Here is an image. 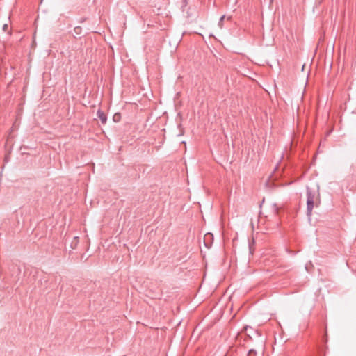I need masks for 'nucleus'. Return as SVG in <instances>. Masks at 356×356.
<instances>
[{
  "instance_id": "obj_1",
  "label": "nucleus",
  "mask_w": 356,
  "mask_h": 356,
  "mask_svg": "<svg viewBox=\"0 0 356 356\" xmlns=\"http://www.w3.org/2000/svg\"><path fill=\"white\" fill-rule=\"evenodd\" d=\"M315 194L309 188L307 189V213L311 216L314 207Z\"/></svg>"
},
{
  "instance_id": "obj_2",
  "label": "nucleus",
  "mask_w": 356,
  "mask_h": 356,
  "mask_svg": "<svg viewBox=\"0 0 356 356\" xmlns=\"http://www.w3.org/2000/svg\"><path fill=\"white\" fill-rule=\"evenodd\" d=\"M97 117L99 118L101 122L103 124H105L107 121V116L100 109H99L97 112Z\"/></svg>"
},
{
  "instance_id": "obj_3",
  "label": "nucleus",
  "mask_w": 356,
  "mask_h": 356,
  "mask_svg": "<svg viewBox=\"0 0 356 356\" xmlns=\"http://www.w3.org/2000/svg\"><path fill=\"white\" fill-rule=\"evenodd\" d=\"M74 31L75 33V34L76 35H80L81 33V31H82V29L81 26H76L74 29Z\"/></svg>"
},
{
  "instance_id": "obj_4",
  "label": "nucleus",
  "mask_w": 356,
  "mask_h": 356,
  "mask_svg": "<svg viewBox=\"0 0 356 356\" xmlns=\"http://www.w3.org/2000/svg\"><path fill=\"white\" fill-rule=\"evenodd\" d=\"M120 120V114L119 113H115L114 115H113V121L117 122H119Z\"/></svg>"
},
{
  "instance_id": "obj_5",
  "label": "nucleus",
  "mask_w": 356,
  "mask_h": 356,
  "mask_svg": "<svg viewBox=\"0 0 356 356\" xmlns=\"http://www.w3.org/2000/svg\"><path fill=\"white\" fill-rule=\"evenodd\" d=\"M225 19V15H222L220 20H219V22H218V26L220 27V28H222L223 26V21L224 19Z\"/></svg>"
},
{
  "instance_id": "obj_6",
  "label": "nucleus",
  "mask_w": 356,
  "mask_h": 356,
  "mask_svg": "<svg viewBox=\"0 0 356 356\" xmlns=\"http://www.w3.org/2000/svg\"><path fill=\"white\" fill-rule=\"evenodd\" d=\"M248 356H256V352L254 350H250L248 352Z\"/></svg>"
},
{
  "instance_id": "obj_7",
  "label": "nucleus",
  "mask_w": 356,
  "mask_h": 356,
  "mask_svg": "<svg viewBox=\"0 0 356 356\" xmlns=\"http://www.w3.org/2000/svg\"><path fill=\"white\" fill-rule=\"evenodd\" d=\"M8 29V25L7 24H4L3 26V30L4 31H6Z\"/></svg>"
},
{
  "instance_id": "obj_8",
  "label": "nucleus",
  "mask_w": 356,
  "mask_h": 356,
  "mask_svg": "<svg viewBox=\"0 0 356 356\" xmlns=\"http://www.w3.org/2000/svg\"><path fill=\"white\" fill-rule=\"evenodd\" d=\"M230 19H231V17H228L227 20H230Z\"/></svg>"
}]
</instances>
